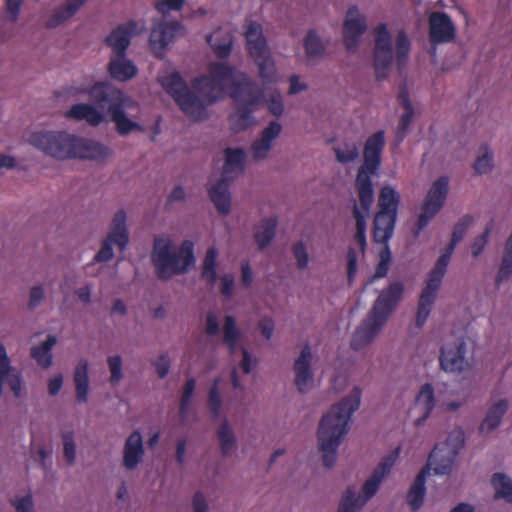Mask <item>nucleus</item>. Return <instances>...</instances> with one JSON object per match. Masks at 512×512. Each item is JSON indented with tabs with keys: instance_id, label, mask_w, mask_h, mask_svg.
<instances>
[{
	"instance_id": "obj_32",
	"label": "nucleus",
	"mask_w": 512,
	"mask_h": 512,
	"mask_svg": "<svg viewBox=\"0 0 512 512\" xmlns=\"http://www.w3.org/2000/svg\"><path fill=\"white\" fill-rule=\"evenodd\" d=\"M87 0H66L57 7L46 21V27L56 28L71 19Z\"/></svg>"
},
{
	"instance_id": "obj_3",
	"label": "nucleus",
	"mask_w": 512,
	"mask_h": 512,
	"mask_svg": "<svg viewBox=\"0 0 512 512\" xmlns=\"http://www.w3.org/2000/svg\"><path fill=\"white\" fill-rule=\"evenodd\" d=\"M362 388L354 385L347 395L334 403L322 416L317 438L324 464L331 467L337 458V449L349 430L352 415L360 408Z\"/></svg>"
},
{
	"instance_id": "obj_60",
	"label": "nucleus",
	"mask_w": 512,
	"mask_h": 512,
	"mask_svg": "<svg viewBox=\"0 0 512 512\" xmlns=\"http://www.w3.org/2000/svg\"><path fill=\"white\" fill-rule=\"evenodd\" d=\"M288 84V95H296L308 89V84L306 83V81L297 74H294L289 77Z\"/></svg>"
},
{
	"instance_id": "obj_34",
	"label": "nucleus",
	"mask_w": 512,
	"mask_h": 512,
	"mask_svg": "<svg viewBox=\"0 0 512 512\" xmlns=\"http://www.w3.org/2000/svg\"><path fill=\"white\" fill-rule=\"evenodd\" d=\"M277 228V218L273 215L262 217L254 226L253 235L256 244L263 249L273 241Z\"/></svg>"
},
{
	"instance_id": "obj_1",
	"label": "nucleus",
	"mask_w": 512,
	"mask_h": 512,
	"mask_svg": "<svg viewBox=\"0 0 512 512\" xmlns=\"http://www.w3.org/2000/svg\"><path fill=\"white\" fill-rule=\"evenodd\" d=\"M158 81L181 111L193 121L205 119L207 107L228 93L237 103L229 117L231 129L241 132L256 123L253 112L262 104V94L253 92V80L248 74L226 63H212L208 75L193 80V91L188 89L174 69L162 71Z\"/></svg>"
},
{
	"instance_id": "obj_45",
	"label": "nucleus",
	"mask_w": 512,
	"mask_h": 512,
	"mask_svg": "<svg viewBox=\"0 0 512 512\" xmlns=\"http://www.w3.org/2000/svg\"><path fill=\"white\" fill-rule=\"evenodd\" d=\"M398 101L404 110L400 118L399 129L402 133H405L414 117V107L410 100L409 92L405 87L400 89L398 93Z\"/></svg>"
},
{
	"instance_id": "obj_47",
	"label": "nucleus",
	"mask_w": 512,
	"mask_h": 512,
	"mask_svg": "<svg viewBox=\"0 0 512 512\" xmlns=\"http://www.w3.org/2000/svg\"><path fill=\"white\" fill-rule=\"evenodd\" d=\"M493 167L494 154L492 150L487 145L481 146L473 164L475 173L478 175L488 174L493 170Z\"/></svg>"
},
{
	"instance_id": "obj_22",
	"label": "nucleus",
	"mask_w": 512,
	"mask_h": 512,
	"mask_svg": "<svg viewBox=\"0 0 512 512\" xmlns=\"http://www.w3.org/2000/svg\"><path fill=\"white\" fill-rule=\"evenodd\" d=\"M145 454L143 437L139 431H133L126 439L123 447V465L128 470L135 469Z\"/></svg>"
},
{
	"instance_id": "obj_53",
	"label": "nucleus",
	"mask_w": 512,
	"mask_h": 512,
	"mask_svg": "<svg viewBox=\"0 0 512 512\" xmlns=\"http://www.w3.org/2000/svg\"><path fill=\"white\" fill-rule=\"evenodd\" d=\"M473 222L474 217L472 215L467 214L463 216L454 226L449 245L456 248L457 244L461 242V240L463 239L464 235L466 234L470 226L473 224Z\"/></svg>"
},
{
	"instance_id": "obj_9",
	"label": "nucleus",
	"mask_w": 512,
	"mask_h": 512,
	"mask_svg": "<svg viewBox=\"0 0 512 512\" xmlns=\"http://www.w3.org/2000/svg\"><path fill=\"white\" fill-rule=\"evenodd\" d=\"M401 195L392 185H384L378 197L379 211L374 219V239L376 242L389 241L393 235Z\"/></svg>"
},
{
	"instance_id": "obj_27",
	"label": "nucleus",
	"mask_w": 512,
	"mask_h": 512,
	"mask_svg": "<svg viewBox=\"0 0 512 512\" xmlns=\"http://www.w3.org/2000/svg\"><path fill=\"white\" fill-rule=\"evenodd\" d=\"M251 59L258 68V76L263 86L280 81V74L270 50L252 56Z\"/></svg>"
},
{
	"instance_id": "obj_30",
	"label": "nucleus",
	"mask_w": 512,
	"mask_h": 512,
	"mask_svg": "<svg viewBox=\"0 0 512 512\" xmlns=\"http://www.w3.org/2000/svg\"><path fill=\"white\" fill-rule=\"evenodd\" d=\"M244 34L250 57L270 50L263 35L261 24L255 21H248L245 26Z\"/></svg>"
},
{
	"instance_id": "obj_20",
	"label": "nucleus",
	"mask_w": 512,
	"mask_h": 512,
	"mask_svg": "<svg viewBox=\"0 0 512 512\" xmlns=\"http://www.w3.org/2000/svg\"><path fill=\"white\" fill-rule=\"evenodd\" d=\"M509 401L506 398L494 399L490 402L487 413L479 425V432L483 436L491 434L496 430L508 411Z\"/></svg>"
},
{
	"instance_id": "obj_12",
	"label": "nucleus",
	"mask_w": 512,
	"mask_h": 512,
	"mask_svg": "<svg viewBox=\"0 0 512 512\" xmlns=\"http://www.w3.org/2000/svg\"><path fill=\"white\" fill-rule=\"evenodd\" d=\"M387 321L369 312L356 327L350 341V347L360 351L369 346L381 333Z\"/></svg>"
},
{
	"instance_id": "obj_37",
	"label": "nucleus",
	"mask_w": 512,
	"mask_h": 512,
	"mask_svg": "<svg viewBox=\"0 0 512 512\" xmlns=\"http://www.w3.org/2000/svg\"><path fill=\"white\" fill-rule=\"evenodd\" d=\"M253 92L262 94V103L265 102L269 112L275 117H281L284 114L285 106L283 96L277 88H267L257 90L253 83Z\"/></svg>"
},
{
	"instance_id": "obj_59",
	"label": "nucleus",
	"mask_w": 512,
	"mask_h": 512,
	"mask_svg": "<svg viewBox=\"0 0 512 512\" xmlns=\"http://www.w3.org/2000/svg\"><path fill=\"white\" fill-rule=\"evenodd\" d=\"M5 1V12L7 19L11 22H16L21 13V8L24 0H4Z\"/></svg>"
},
{
	"instance_id": "obj_52",
	"label": "nucleus",
	"mask_w": 512,
	"mask_h": 512,
	"mask_svg": "<svg viewBox=\"0 0 512 512\" xmlns=\"http://www.w3.org/2000/svg\"><path fill=\"white\" fill-rule=\"evenodd\" d=\"M107 365L110 372V383L112 385L119 384L124 378L122 357L119 354H113L108 356Z\"/></svg>"
},
{
	"instance_id": "obj_54",
	"label": "nucleus",
	"mask_w": 512,
	"mask_h": 512,
	"mask_svg": "<svg viewBox=\"0 0 512 512\" xmlns=\"http://www.w3.org/2000/svg\"><path fill=\"white\" fill-rule=\"evenodd\" d=\"M63 453L66 461L73 464L76 459V442L73 432H65L62 434Z\"/></svg>"
},
{
	"instance_id": "obj_24",
	"label": "nucleus",
	"mask_w": 512,
	"mask_h": 512,
	"mask_svg": "<svg viewBox=\"0 0 512 512\" xmlns=\"http://www.w3.org/2000/svg\"><path fill=\"white\" fill-rule=\"evenodd\" d=\"M108 72L115 81L127 82L138 74V68L126 55L118 54L110 56Z\"/></svg>"
},
{
	"instance_id": "obj_35",
	"label": "nucleus",
	"mask_w": 512,
	"mask_h": 512,
	"mask_svg": "<svg viewBox=\"0 0 512 512\" xmlns=\"http://www.w3.org/2000/svg\"><path fill=\"white\" fill-rule=\"evenodd\" d=\"M435 406L434 390L430 384L421 387L416 399L414 409L420 414L416 419L418 425L422 424L431 414Z\"/></svg>"
},
{
	"instance_id": "obj_15",
	"label": "nucleus",
	"mask_w": 512,
	"mask_h": 512,
	"mask_svg": "<svg viewBox=\"0 0 512 512\" xmlns=\"http://www.w3.org/2000/svg\"><path fill=\"white\" fill-rule=\"evenodd\" d=\"M112 155V149L104 143L76 135L73 159L105 163Z\"/></svg>"
},
{
	"instance_id": "obj_14",
	"label": "nucleus",
	"mask_w": 512,
	"mask_h": 512,
	"mask_svg": "<svg viewBox=\"0 0 512 512\" xmlns=\"http://www.w3.org/2000/svg\"><path fill=\"white\" fill-rule=\"evenodd\" d=\"M404 293V284L400 281L392 282L380 291L369 312L388 322L390 316L397 308Z\"/></svg>"
},
{
	"instance_id": "obj_50",
	"label": "nucleus",
	"mask_w": 512,
	"mask_h": 512,
	"mask_svg": "<svg viewBox=\"0 0 512 512\" xmlns=\"http://www.w3.org/2000/svg\"><path fill=\"white\" fill-rule=\"evenodd\" d=\"M379 243L381 246L378 250V264L373 279L385 277L391 263V251L388 247V241Z\"/></svg>"
},
{
	"instance_id": "obj_51",
	"label": "nucleus",
	"mask_w": 512,
	"mask_h": 512,
	"mask_svg": "<svg viewBox=\"0 0 512 512\" xmlns=\"http://www.w3.org/2000/svg\"><path fill=\"white\" fill-rule=\"evenodd\" d=\"M512 276V246L505 244L499 270L496 275V284L500 285Z\"/></svg>"
},
{
	"instance_id": "obj_7",
	"label": "nucleus",
	"mask_w": 512,
	"mask_h": 512,
	"mask_svg": "<svg viewBox=\"0 0 512 512\" xmlns=\"http://www.w3.org/2000/svg\"><path fill=\"white\" fill-rule=\"evenodd\" d=\"M374 66L379 78L385 77L394 60L404 63L410 51V40L404 30H399L395 39V48L388 27L380 23L373 29Z\"/></svg>"
},
{
	"instance_id": "obj_63",
	"label": "nucleus",
	"mask_w": 512,
	"mask_h": 512,
	"mask_svg": "<svg viewBox=\"0 0 512 512\" xmlns=\"http://www.w3.org/2000/svg\"><path fill=\"white\" fill-rule=\"evenodd\" d=\"M192 510L193 512H208L209 503L206 496L201 492L197 491L192 496Z\"/></svg>"
},
{
	"instance_id": "obj_8",
	"label": "nucleus",
	"mask_w": 512,
	"mask_h": 512,
	"mask_svg": "<svg viewBox=\"0 0 512 512\" xmlns=\"http://www.w3.org/2000/svg\"><path fill=\"white\" fill-rule=\"evenodd\" d=\"M76 134L66 130L38 129L29 132L25 141L37 151L56 161L73 160Z\"/></svg>"
},
{
	"instance_id": "obj_2",
	"label": "nucleus",
	"mask_w": 512,
	"mask_h": 512,
	"mask_svg": "<svg viewBox=\"0 0 512 512\" xmlns=\"http://www.w3.org/2000/svg\"><path fill=\"white\" fill-rule=\"evenodd\" d=\"M61 93L74 99L88 95L97 104L108 102V113L120 136L144 133L147 130V125L142 121L140 104L107 82H96L92 77L85 76L63 87Z\"/></svg>"
},
{
	"instance_id": "obj_55",
	"label": "nucleus",
	"mask_w": 512,
	"mask_h": 512,
	"mask_svg": "<svg viewBox=\"0 0 512 512\" xmlns=\"http://www.w3.org/2000/svg\"><path fill=\"white\" fill-rule=\"evenodd\" d=\"M464 432L462 429L453 430L448 436L446 442L439 444L438 446H447L448 451L453 452L457 455L458 451L464 444Z\"/></svg>"
},
{
	"instance_id": "obj_58",
	"label": "nucleus",
	"mask_w": 512,
	"mask_h": 512,
	"mask_svg": "<svg viewBox=\"0 0 512 512\" xmlns=\"http://www.w3.org/2000/svg\"><path fill=\"white\" fill-rule=\"evenodd\" d=\"M293 255L299 269L304 270L308 267L310 257L307 247L303 242H298L294 245Z\"/></svg>"
},
{
	"instance_id": "obj_4",
	"label": "nucleus",
	"mask_w": 512,
	"mask_h": 512,
	"mask_svg": "<svg viewBox=\"0 0 512 512\" xmlns=\"http://www.w3.org/2000/svg\"><path fill=\"white\" fill-rule=\"evenodd\" d=\"M384 145L383 131H378L367 139L364 147V163L359 168L355 179L360 208L355 205L354 218L357 219L358 226L357 241L361 245L364 244L365 220L370 216V208L374 201L372 177L376 175L381 165V152Z\"/></svg>"
},
{
	"instance_id": "obj_17",
	"label": "nucleus",
	"mask_w": 512,
	"mask_h": 512,
	"mask_svg": "<svg viewBox=\"0 0 512 512\" xmlns=\"http://www.w3.org/2000/svg\"><path fill=\"white\" fill-rule=\"evenodd\" d=\"M313 354L309 346L301 349L299 356L293 364L294 382L299 392L306 393L315 386L314 373L312 370Z\"/></svg>"
},
{
	"instance_id": "obj_39",
	"label": "nucleus",
	"mask_w": 512,
	"mask_h": 512,
	"mask_svg": "<svg viewBox=\"0 0 512 512\" xmlns=\"http://www.w3.org/2000/svg\"><path fill=\"white\" fill-rule=\"evenodd\" d=\"M217 438L221 452L224 456H230L237 450V439L227 420H224L219 425L217 429Z\"/></svg>"
},
{
	"instance_id": "obj_49",
	"label": "nucleus",
	"mask_w": 512,
	"mask_h": 512,
	"mask_svg": "<svg viewBox=\"0 0 512 512\" xmlns=\"http://www.w3.org/2000/svg\"><path fill=\"white\" fill-rule=\"evenodd\" d=\"M306 56L315 59L323 55L324 45L314 30H309L303 39Z\"/></svg>"
},
{
	"instance_id": "obj_62",
	"label": "nucleus",
	"mask_w": 512,
	"mask_h": 512,
	"mask_svg": "<svg viewBox=\"0 0 512 512\" xmlns=\"http://www.w3.org/2000/svg\"><path fill=\"white\" fill-rule=\"evenodd\" d=\"M16 512H33L34 503L31 495L16 497L12 501Z\"/></svg>"
},
{
	"instance_id": "obj_41",
	"label": "nucleus",
	"mask_w": 512,
	"mask_h": 512,
	"mask_svg": "<svg viewBox=\"0 0 512 512\" xmlns=\"http://www.w3.org/2000/svg\"><path fill=\"white\" fill-rule=\"evenodd\" d=\"M454 250L455 248L449 245L441 253L433 269L429 272L426 281L441 286Z\"/></svg>"
},
{
	"instance_id": "obj_56",
	"label": "nucleus",
	"mask_w": 512,
	"mask_h": 512,
	"mask_svg": "<svg viewBox=\"0 0 512 512\" xmlns=\"http://www.w3.org/2000/svg\"><path fill=\"white\" fill-rule=\"evenodd\" d=\"M491 229H492L491 226H487L485 228V231L482 234H480L479 236H477L472 241V243L470 245V251L474 258L479 257L482 254V252L484 251L486 245L489 242Z\"/></svg>"
},
{
	"instance_id": "obj_31",
	"label": "nucleus",
	"mask_w": 512,
	"mask_h": 512,
	"mask_svg": "<svg viewBox=\"0 0 512 512\" xmlns=\"http://www.w3.org/2000/svg\"><path fill=\"white\" fill-rule=\"evenodd\" d=\"M228 179L221 178L212 184L209 189V196L215 205L217 211L222 215H227L231 211V193L229 191Z\"/></svg>"
},
{
	"instance_id": "obj_46",
	"label": "nucleus",
	"mask_w": 512,
	"mask_h": 512,
	"mask_svg": "<svg viewBox=\"0 0 512 512\" xmlns=\"http://www.w3.org/2000/svg\"><path fill=\"white\" fill-rule=\"evenodd\" d=\"M496 499L512 503V480L504 473H495L491 478Z\"/></svg>"
},
{
	"instance_id": "obj_36",
	"label": "nucleus",
	"mask_w": 512,
	"mask_h": 512,
	"mask_svg": "<svg viewBox=\"0 0 512 512\" xmlns=\"http://www.w3.org/2000/svg\"><path fill=\"white\" fill-rule=\"evenodd\" d=\"M222 332L223 343L226 345L230 353H234L239 348L242 339V331L238 327L237 320L234 316L225 315Z\"/></svg>"
},
{
	"instance_id": "obj_43",
	"label": "nucleus",
	"mask_w": 512,
	"mask_h": 512,
	"mask_svg": "<svg viewBox=\"0 0 512 512\" xmlns=\"http://www.w3.org/2000/svg\"><path fill=\"white\" fill-rule=\"evenodd\" d=\"M218 254L219 252L216 247H209L205 253L202 264V278L212 285L215 284L218 277Z\"/></svg>"
},
{
	"instance_id": "obj_38",
	"label": "nucleus",
	"mask_w": 512,
	"mask_h": 512,
	"mask_svg": "<svg viewBox=\"0 0 512 512\" xmlns=\"http://www.w3.org/2000/svg\"><path fill=\"white\" fill-rule=\"evenodd\" d=\"M208 42L219 57H227L231 52L232 36L226 29H217L209 37Z\"/></svg>"
},
{
	"instance_id": "obj_19",
	"label": "nucleus",
	"mask_w": 512,
	"mask_h": 512,
	"mask_svg": "<svg viewBox=\"0 0 512 512\" xmlns=\"http://www.w3.org/2000/svg\"><path fill=\"white\" fill-rule=\"evenodd\" d=\"M143 30L144 25L136 22L126 23L112 30L105 39L106 45L112 51L111 55H125V52L130 45L131 38L142 33Z\"/></svg>"
},
{
	"instance_id": "obj_5",
	"label": "nucleus",
	"mask_w": 512,
	"mask_h": 512,
	"mask_svg": "<svg viewBox=\"0 0 512 512\" xmlns=\"http://www.w3.org/2000/svg\"><path fill=\"white\" fill-rule=\"evenodd\" d=\"M151 261L161 279L186 273L195 265L194 243L185 240L177 246L170 235H159L154 239Z\"/></svg>"
},
{
	"instance_id": "obj_42",
	"label": "nucleus",
	"mask_w": 512,
	"mask_h": 512,
	"mask_svg": "<svg viewBox=\"0 0 512 512\" xmlns=\"http://www.w3.org/2000/svg\"><path fill=\"white\" fill-rule=\"evenodd\" d=\"M55 336L48 338L38 346H34L31 350L32 358L42 367L48 368L52 364V348L56 344Z\"/></svg>"
},
{
	"instance_id": "obj_48",
	"label": "nucleus",
	"mask_w": 512,
	"mask_h": 512,
	"mask_svg": "<svg viewBox=\"0 0 512 512\" xmlns=\"http://www.w3.org/2000/svg\"><path fill=\"white\" fill-rule=\"evenodd\" d=\"M337 161L340 163H349L356 160L359 156V147L353 141H343L334 147Z\"/></svg>"
},
{
	"instance_id": "obj_25",
	"label": "nucleus",
	"mask_w": 512,
	"mask_h": 512,
	"mask_svg": "<svg viewBox=\"0 0 512 512\" xmlns=\"http://www.w3.org/2000/svg\"><path fill=\"white\" fill-rule=\"evenodd\" d=\"M222 178L233 180L243 173L247 160L246 151L241 147H229L224 150Z\"/></svg>"
},
{
	"instance_id": "obj_18",
	"label": "nucleus",
	"mask_w": 512,
	"mask_h": 512,
	"mask_svg": "<svg viewBox=\"0 0 512 512\" xmlns=\"http://www.w3.org/2000/svg\"><path fill=\"white\" fill-rule=\"evenodd\" d=\"M281 131L282 125L275 120L270 121L269 124L261 130L259 137L253 141L250 147L253 161L260 162L268 158L274 142L281 134Z\"/></svg>"
},
{
	"instance_id": "obj_16",
	"label": "nucleus",
	"mask_w": 512,
	"mask_h": 512,
	"mask_svg": "<svg viewBox=\"0 0 512 512\" xmlns=\"http://www.w3.org/2000/svg\"><path fill=\"white\" fill-rule=\"evenodd\" d=\"M367 29V18L357 7L348 9L343 25V41L348 50H354Z\"/></svg>"
},
{
	"instance_id": "obj_26",
	"label": "nucleus",
	"mask_w": 512,
	"mask_h": 512,
	"mask_svg": "<svg viewBox=\"0 0 512 512\" xmlns=\"http://www.w3.org/2000/svg\"><path fill=\"white\" fill-rule=\"evenodd\" d=\"M64 116L76 121H85L93 127L99 126L105 120V114L90 103H77L66 110Z\"/></svg>"
},
{
	"instance_id": "obj_28",
	"label": "nucleus",
	"mask_w": 512,
	"mask_h": 512,
	"mask_svg": "<svg viewBox=\"0 0 512 512\" xmlns=\"http://www.w3.org/2000/svg\"><path fill=\"white\" fill-rule=\"evenodd\" d=\"M75 385V397L79 404H85L90 395L89 362L87 359H80L75 367L73 375Z\"/></svg>"
},
{
	"instance_id": "obj_29",
	"label": "nucleus",
	"mask_w": 512,
	"mask_h": 512,
	"mask_svg": "<svg viewBox=\"0 0 512 512\" xmlns=\"http://www.w3.org/2000/svg\"><path fill=\"white\" fill-rule=\"evenodd\" d=\"M441 286L426 281L417 307L415 322L417 327H422L430 316L432 306L436 300Z\"/></svg>"
},
{
	"instance_id": "obj_6",
	"label": "nucleus",
	"mask_w": 512,
	"mask_h": 512,
	"mask_svg": "<svg viewBox=\"0 0 512 512\" xmlns=\"http://www.w3.org/2000/svg\"><path fill=\"white\" fill-rule=\"evenodd\" d=\"M399 454L400 448L397 447L384 456L372 473L365 479L359 491L354 487L347 488L342 496L338 512H356L363 508L376 495L381 483L395 465Z\"/></svg>"
},
{
	"instance_id": "obj_23",
	"label": "nucleus",
	"mask_w": 512,
	"mask_h": 512,
	"mask_svg": "<svg viewBox=\"0 0 512 512\" xmlns=\"http://www.w3.org/2000/svg\"><path fill=\"white\" fill-rule=\"evenodd\" d=\"M430 38L433 43L451 41L455 36V27L451 19L442 12H435L430 16Z\"/></svg>"
},
{
	"instance_id": "obj_40",
	"label": "nucleus",
	"mask_w": 512,
	"mask_h": 512,
	"mask_svg": "<svg viewBox=\"0 0 512 512\" xmlns=\"http://www.w3.org/2000/svg\"><path fill=\"white\" fill-rule=\"evenodd\" d=\"M425 483L426 470H421L407 494V503L414 511L418 510L423 504L426 494Z\"/></svg>"
},
{
	"instance_id": "obj_33",
	"label": "nucleus",
	"mask_w": 512,
	"mask_h": 512,
	"mask_svg": "<svg viewBox=\"0 0 512 512\" xmlns=\"http://www.w3.org/2000/svg\"><path fill=\"white\" fill-rule=\"evenodd\" d=\"M127 214L124 210H118L111 222L110 232L107 239L114 241V244L122 251L126 248L129 241L127 229Z\"/></svg>"
},
{
	"instance_id": "obj_13",
	"label": "nucleus",
	"mask_w": 512,
	"mask_h": 512,
	"mask_svg": "<svg viewBox=\"0 0 512 512\" xmlns=\"http://www.w3.org/2000/svg\"><path fill=\"white\" fill-rule=\"evenodd\" d=\"M186 30L179 22H159L154 25L150 34V46L157 56H162L165 49L178 37L185 35Z\"/></svg>"
},
{
	"instance_id": "obj_57",
	"label": "nucleus",
	"mask_w": 512,
	"mask_h": 512,
	"mask_svg": "<svg viewBox=\"0 0 512 512\" xmlns=\"http://www.w3.org/2000/svg\"><path fill=\"white\" fill-rule=\"evenodd\" d=\"M4 381H6L16 397L20 396L23 388V380L17 369L12 367L9 373L5 375Z\"/></svg>"
},
{
	"instance_id": "obj_44",
	"label": "nucleus",
	"mask_w": 512,
	"mask_h": 512,
	"mask_svg": "<svg viewBox=\"0 0 512 512\" xmlns=\"http://www.w3.org/2000/svg\"><path fill=\"white\" fill-rule=\"evenodd\" d=\"M355 221L357 222V219L355 218ZM365 227H367V219L365 220ZM357 233H358V226L356 225V232L354 236V244L357 246L358 251H356L355 248H350L347 253V275L348 280L352 281L356 275L357 272V262L360 255L364 254L365 248H366V234H364V244L361 245L357 241ZM364 233H366V228H364Z\"/></svg>"
},
{
	"instance_id": "obj_64",
	"label": "nucleus",
	"mask_w": 512,
	"mask_h": 512,
	"mask_svg": "<svg viewBox=\"0 0 512 512\" xmlns=\"http://www.w3.org/2000/svg\"><path fill=\"white\" fill-rule=\"evenodd\" d=\"M220 291L221 293L227 297L231 298L234 292L235 279L232 274H224L220 277Z\"/></svg>"
},
{
	"instance_id": "obj_11",
	"label": "nucleus",
	"mask_w": 512,
	"mask_h": 512,
	"mask_svg": "<svg viewBox=\"0 0 512 512\" xmlns=\"http://www.w3.org/2000/svg\"><path fill=\"white\" fill-rule=\"evenodd\" d=\"M467 355L468 343L465 337L450 335L441 348L440 366L445 372L460 374L471 367Z\"/></svg>"
},
{
	"instance_id": "obj_21",
	"label": "nucleus",
	"mask_w": 512,
	"mask_h": 512,
	"mask_svg": "<svg viewBox=\"0 0 512 512\" xmlns=\"http://www.w3.org/2000/svg\"><path fill=\"white\" fill-rule=\"evenodd\" d=\"M455 458L456 454L448 451L447 446H436L422 470H426V476L430 471L436 475H447L453 469Z\"/></svg>"
},
{
	"instance_id": "obj_10",
	"label": "nucleus",
	"mask_w": 512,
	"mask_h": 512,
	"mask_svg": "<svg viewBox=\"0 0 512 512\" xmlns=\"http://www.w3.org/2000/svg\"><path fill=\"white\" fill-rule=\"evenodd\" d=\"M450 179L448 176H440L435 179L420 206L412 229L413 236L417 238L429 225L435 216L442 210L449 193Z\"/></svg>"
},
{
	"instance_id": "obj_61",
	"label": "nucleus",
	"mask_w": 512,
	"mask_h": 512,
	"mask_svg": "<svg viewBox=\"0 0 512 512\" xmlns=\"http://www.w3.org/2000/svg\"><path fill=\"white\" fill-rule=\"evenodd\" d=\"M113 245H115L114 241H110L106 238L103 241L99 252L95 255L94 260L97 262H107L111 260L114 256Z\"/></svg>"
}]
</instances>
